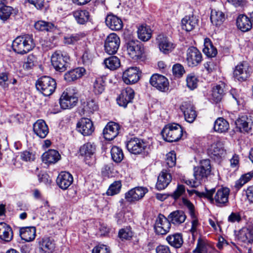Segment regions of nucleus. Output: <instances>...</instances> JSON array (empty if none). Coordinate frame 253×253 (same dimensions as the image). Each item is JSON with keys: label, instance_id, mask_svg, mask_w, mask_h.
<instances>
[{"label": "nucleus", "instance_id": "f257e3e1", "mask_svg": "<svg viewBox=\"0 0 253 253\" xmlns=\"http://www.w3.org/2000/svg\"><path fill=\"white\" fill-rule=\"evenodd\" d=\"M230 189L226 187L217 189L212 188L206 189L205 192L199 193V196L207 198L211 203L214 204L218 207L227 206L229 204V195Z\"/></svg>", "mask_w": 253, "mask_h": 253}, {"label": "nucleus", "instance_id": "f03ea898", "mask_svg": "<svg viewBox=\"0 0 253 253\" xmlns=\"http://www.w3.org/2000/svg\"><path fill=\"white\" fill-rule=\"evenodd\" d=\"M12 47L13 50L18 54L28 53L35 47L32 36L27 35L17 37L13 41Z\"/></svg>", "mask_w": 253, "mask_h": 253}, {"label": "nucleus", "instance_id": "7ed1b4c3", "mask_svg": "<svg viewBox=\"0 0 253 253\" xmlns=\"http://www.w3.org/2000/svg\"><path fill=\"white\" fill-rule=\"evenodd\" d=\"M164 140L169 142L178 141L183 134V129L177 124H169L165 126L161 132Z\"/></svg>", "mask_w": 253, "mask_h": 253}, {"label": "nucleus", "instance_id": "20e7f679", "mask_svg": "<svg viewBox=\"0 0 253 253\" xmlns=\"http://www.w3.org/2000/svg\"><path fill=\"white\" fill-rule=\"evenodd\" d=\"M36 85L37 89L43 95L49 96L54 92L56 83L50 77L43 76L37 81Z\"/></svg>", "mask_w": 253, "mask_h": 253}, {"label": "nucleus", "instance_id": "39448f33", "mask_svg": "<svg viewBox=\"0 0 253 253\" xmlns=\"http://www.w3.org/2000/svg\"><path fill=\"white\" fill-rule=\"evenodd\" d=\"M252 72V67L247 62L243 61L235 66L233 77L235 81L245 82L250 77Z\"/></svg>", "mask_w": 253, "mask_h": 253}, {"label": "nucleus", "instance_id": "423d86ee", "mask_svg": "<svg viewBox=\"0 0 253 253\" xmlns=\"http://www.w3.org/2000/svg\"><path fill=\"white\" fill-rule=\"evenodd\" d=\"M70 58L66 54L60 51H55L51 58V64L54 69L59 72L65 71L68 67Z\"/></svg>", "mask_w": 253, "mask_h": 253}, {"label": "nucleus", "instance_id": "0eeeda50", "mask_svg": "<svg viewBox=\"0 0 253 253\" xmlns=\"http://www.w3.org/2000/svg\"><path fill=\"white\" fill-rule=\"evenodd\" d=\"M119 37L114 33L110 34L106 38L104 43V49L109 54L116 53L120 45Z\"/></svg>", "mask_w": 253, "mask_h": 253}, {"label": "nucleus", "instance_id": "6e6552de", "mask_svg": "<svg viewBox=\"0 0 253 253\" xmlns=\"http://www.w3.org/2000/svg\"><path fill=\"white\" fill-rule=\"evenodd\" d=\"M126 48L128 55L133 59L141 57L144 48L141 44L137 40H130L126 43Z\"/></svg>", "mask_w": 253, "mask_h": 253}, {"label": "nucleus", "instance_id": "1a4fd4ad", "mask_svg": "<svg viewBox=\"0 0 253 253\" xmlns=\"http://www.w3.org/2000/svg\"><path fill=\"white\" fill-rule=\"evenodd\" d=\"M127 150L132 154L138 155L142 153L146 147L143 140L137 137H132L126 142Z\"/></svg>", "mask_w": 253, "mask_h": 253}, {"label": "nucleus", "instance_id": "9d476101", "mask_svg": "<svg viewBox=\"0 0 253 253\" xmlns=\"http://www.w3.org/2000/svg\"><path fill=\"white\" fill-rule=\"evenodd\" d=\"M211 172V164L209 160H203L199 167L194 169V176L196 180L200 182L204 177H207Z\"/></svg>", "mask_w": 253, "mask_h": 253}, {"label": "nucleus", "instance_id": "9b49d317", "mask_svg": "<svg viewBox=\"0 0 253 253\" xmlns=\"http://www.w3.org/2000/svg\"><path fill=\"white\" fill-rule=\"evenodd\" d=\"M95 151V146L90 142L85 143L80 149V155L84 157L85 163L88 165H92L94 162Z\"/></svg>", "mask_w": 253, "mask_h": 253}, {"label": "nucleus", "instance_id": "f8f14e48", "mask_svg": "<svg viewBox=\"0 0 253 253\" xmlns=\"http://www.w3.org/2000/svg\"><path fill=\"white\" fill-rule=\"evenodd\" d=\"M140 74L141 72L138 68H128L123 72V81L127 84H134L139 80Z\"/></svg>", "mask_w": 253, "mask_h": 253}, {"label": "nucleus", "instance_id": "ddd939ff", "mask_svg": "<svg viewBox=\"0 0 253 253\" xmlns=\"http://www.w3.org/2000/svg\"><path fill=\"white\" fill-rule=\"evenodd\" d=\"M171 227L169 218L163 214H159L156 219L154 229L156 233L159 235H165L169 232Z\"/></svg>", "mask_w": 253, "mask_h": 253}, {"label": "nucleus", "instance_id": "4468645a", "mask_svg": "<svg viewBox=\"0 0 253 253\" xmlns=\"http://www.w3.org/2000/svg\"><path fill=\"white\" fill-rule=\"evenodd\" d=\"M202 54L195 47L191 46L186 52V60L189 67L197 66L202 61Z\"/></svg>", "mask_w": 253, "mask_h": 253}, {"label": "nucleus", "instance_id": "2eb2a0df", "mask_svg": "<svg viewBox=\"0 0 253 253\" xmlns=\"http://www.w3.org/2000/svg\"><path fill=\"white\" fill-rule=\"evenodd\" d=\"M150 83L153 86L161 91L165 92L169 89V81L163 75H153L150 79Z\"/></svg>", "mask_w": 253, "mask_h": 253}, {"label": "nucleus", "instance_id": "dca6fc26", "mask_svg": "<svg viewBox=\"0 0 253 253\" xmlns=\"http://www.w3.org/2000/svg\"><path fill=\"white\" fill-rule=\"evenodd\" d=\"M148 192L146 188L137 187L131 189L125 194V199L129 203H133L141 199Z\"/></svg>", "mask_w": 253, "mask_h": 253}, {"label": "nucleus", "instance_id": "f3484780", "mask_svg": "<svg viewBox=\"0 0 253 253\" xmlns=\"http://www.w3.org/2000/svg\"><path fill=\"white\" fill-rule=\"evenodd\" d=\"M78 98L75 94H72L70 90L66 89L64 91L60 99L61 107L63 109H70L77 103Z\"/></svg>", "mask_w": 253, "mask_h": 253}, {"label": "nucleus", "instance_id": "a211bd4d", "mask_svg": "<svg viewBox=\"0 0 253 253\" xmlns=\"http://www.w3.org/2000/svg\"><path fill=\"white\" fill-rule=\"evenodd\" d=\"M224 153V142L221 139L213 143L208 149L209 156L214 159L221 158Z\"/></svg>", "mask_w": 253, "mask_h": 253}, {"label": "nucleus", "instance_id": "6ab92c4d", "mask_svg": "<svg viewBox=\"0 0 253 253\" xmlns=\"http://www.w3.org/2000/svg\"><path fill=\"white\" fill-rule=\"evenodd\" d=\"M134 96V90L130 87H127L122 91L117 99V103L120 106L126 108L127 105L131 102Z\"/></svg>", "mask_w": 253, "mask_h": 253}, {"label": "nucleus", "instance_id": "aec40b11", "mask_svg": "<svg viewBox=\"0 0 253 253\" xmlns=\"http://www.w3.org/2000/svg\"><path fill=\"white\" fill-rule=\"evenodd\" d=\"M235 125L240 132H249L253 126V121L251 116L244 115L235 121Z\"/></svg>", "mask_w": 253, "mask_h": 253}, {"label": "nucleus", "instance_id": "412c9836", "mask_svg": "<svg viewBox=\"0 0 253 253\" xmlns=\"http://www.w3.org/2000/svg\"><path fill=\"white\" fill-rule=\"evenodd\" d=\"M78 130L84 136L89 135L94 131V126L92 121L88 118H82L78 123Z\"/></svg>", "mask_w": 253, "mask_h": 253}, {"label": "nucleus", "instance_id": "4be33fe9", "mask_svg": "<svg viewBox=\"0 0 253 253\" xmlns=\"http://www.w3.org/2000/svg\"><path fill=\"white\" fill-rule=\"evenodd\" d=\"M156 41L160 50L165 54L169 53L174 48L173 44L164 35H158Z\"/></svg>", "mask_w": 253, "mask_h": 253}, {"label": "nucleus", "instance_id": "5701e85b", "mask_svg": "<svg viewBox=\"0 0 253 253\" xmlns=\"http://www.w3.org/2000/svg\"><path fill=\"white\" fill-rule=\"evenodd\" d=\"M120 126L115 123L110 122L103 129L104 137L108 140H112L119 133Z\"/></svg>", "mask_w": 253, "mask_h": 253}, {"label": "nucleus", "instance_id": "b1692460", "mask_svg": "<svg viewBox=\"0 0 253 253\" xmlns=\"http://www.w3.org/2000/svg\"><path fill=\"white\" fill-rule=\"evenodd\" d=\"M185 120L190 123H193L196 119L197 114L193 106L189 102H184L180 107Z\"/></svg>", "mask_w": 253, "mask_h": 253}, {"label": "nucleus", "instance_id": "393cba45", "mask_svg": "<svg viewBox=\"0 0 253 253\" xmlns=\"http://www.w3.org/2000/svg\"><path fill=\"white\" fill-rule=\"evenodd\" d=\"M238 238L242 242L251 244L253 242V226L248 225L243 227L239 232Z\"/></svg>", "mask_w": 253, "mask_h": 253}, {"label": "nucleus", "instance_id": "a878e982", "mask_svg": "<svg viewBox=\"0 0 253 253\" xmlns=\"http://www.w3.org/2000/svg\"><path fill=\"white\" fill-rule=\"evenodd\" d=\"M34 133L41 138H44L49 132L47 125L42 120H38L33 125Z\"/></svg>", "mask_w": 253, "mask_h": 253}, {"label": "nucleus", "instance_id": "bb28decb", "mask_svg": "<svg viewBox=\"0 0 253 253\" xmlns=\"http://www.w3.org/2000/svg\"><path fill=\"white\" fill-rule=\"evenodd\" d=\"M73 178L69 172L62 171L58 176L56 182L59 187L63 189H67L72 183Z\"/></svg>", "mask_w": 253, "mask_h": 253}, {"label": "nucleus", "instance_id": "cd10ccee", "mask_svg": "<svg viewBox=\"0 0 253 253\" xmlns=\"http://www.w3.org/2000/svg\"><path fill=\"white\" fill-rule=\"evenodd\" d=\"M172 179L171 174L167 170H163L160 173L156 183V188L159 190L165 189L170 183Z\"/></svg>", "mask_w": 253, "mask_h": 253}, {"label": "nucleus", "instance_id": "c85d7f7f", "mask_svg": "<svg viewBox=\"0 0 253 253\" xmlns=\"http://www.w3.org/2000/svg\"><path fill=\"white\" fill-rule=\"evenodd\" d=\"M105 23L107 27L114 31L120 30L123 26L122 20L113 14H109L107 16L105 19Z\"/></svg>", "mask_w": 253, "mask_h": 253}, {"label": "nucleus", "instance_id": "c756f323", "mask_svg": "<svg viewBox=\"0 0 253 253\" xmlns=\"http://www.w3.org/2000/svg\"><path fill=\"white\" fill-rule=\"evenodd\" d=\"M19 234L22 240L26 242H31L36 237V228L34 226L21 227L19 230Z\"/></svg>", "mask_w": 253, "mask_h": 253}, {"label": "nucleus", "instance_id": "7c9ffc66", "mask_svg": "<svg viewBox=\"0 0 253 253\" xmlns=\"http://www.w3.org/2000/svg\"><path fill=\"white\" fill-rule=\"evenodd\" d=\"M198 20L193 15L185 16L181 20L182 29L187 32L193 30L198 24Z\"/></svg>", "mask_w": 253, "mask_h": 253}, {"label": "nucleus", "instance_id": "2f4dec72", "mask_svg": "<svg viewBox=\"0 0 253 253\" xmlns=\"http://www.w3.org/2000/svg\"><path fill=\"white\" fill-rule=\"evenodd\" d=\"M61 158L60 155L55 150L50 149L44 153L42 155L43 162L46 164H55Z\"/></svg>", "mask_w": 253, "mask_h": 253}, {"label": "nucleus", "instance_id": "473e14b6", "mask_svg": "<svg viewBox=\"0 0 253 253\" xmlns=\"http://www.w3.org/2000/svg\"><path fill=\"white\" fill-rule=\"evenodd\" d=\"M237 26L243 32H247L252 27V23L250 18L245 15H240L236 20Z\"/></svg>", "mask_w": 253, "mask_h": 253}, {"label": "nucleus", "instance_id": "72a5a7b5", "mask_svg": "<svg viewBox=\"0 0 253 253\" xmlns=\"http://www.w3.org/2000/svg\"><path fill=\"white\" fill-rule=\"evenodd\" d=\"M13 238V232L9 225L4 222L0 223V239L7 242Z\"/></svg>", "mask_w": 253, "mask_h": 253}, {"label": "nucleus", "instance_id": "f704fd0d", "mask_svg": "<svg viewBox=\"0 0 253 253\" xmlns=\"http://www.w3.org/2000/svg\"><path fill=\"white\" fill-rule=\"evenodd\" d=\"M85 70L82 67H79L72 70L64 75V79L68 82L74 81L81 78L85 73Z\"/></svg>", "mask_w": 253, "mask_h": 253}, {"label": "nucleus", "instance_id": "c9c22d12", "mask_svg": "<svg viewBox=\"0 0 253 253\" xmlns=\"http://www.w3.org/2000/svg\"><path fill=\"white\" fill-rule=\"evenodd\" d=\"M186 218V216L184 212L182 211H175L171 212L168 216V218L170 223L179 225L183 223Z\"/></svg>", "mask_w": 253, "mask_h": 253}, {"label": "nucleus", "instance_id": "e433bc0d", "mask_svg": "<svg viewBox=\"0 0 253 253\" xmlns=\"http://www.w3.org/2000/svg\"><path fill=\"white\" fill-rule=\"evenodd\" d=\"M41 249L45 253H52L55 248L54 241L49 237H44L40 242Z\"/></svg>", "mask_w": 253, "mask_h": 253}, {"label": "nucleus", "instance_id": "4c0bfd02", "mask_svg": "<svg viewBox=\"0 0 253 253\" xmlns=\"http://www.w3.org/2000/svg\"><path fill=\"white\" fill-rule=\"evenodd\" d=\"M166 240L172 247L179 248L183 243L182 235L181 233H175L168 236Z\"/></svg>", "mask_w": 253, "mask_h": 253}, {"label": "nucleus", "instance_id": "58836bf2", "mask_svg": "<svg viewBox=\"0 0 253 253\" xmlns=\"http://www.w3.org/2000/svg\"><path fill=\"white\" fill-rule=\"evenodd\" d=\"M73 16L80 24H84L90 19V13L86 10H77L73 12Z\"/></svg>", "mask_w": 253, "mask_h": 253}, {"label": "nucleus", "instance_id": "ea45409f", "mask_svg": "<svg viewBox=\"0 0 253 253\" xmlns=\"http://www.w3.org/2000/svg\"><path fill=\"white\" fill-rule=\"evenodd\" d=\"M204 53L209 57H213L217 53L216 48L214 47L211 41L209 38H206L204 41V47L203 49Z\"/></svg>", "mask_w": 253, "mask_h": 253}, {"label": "nucleus", "instance_id": "a19ab883", "mask_svg": "<svg viewBox=\"0 0 253 253\" xmlns=\"http://www.w3.org/2000/svg\"><path fill=\"white\" fill-rule=\"evenodd\" d=\"M137 34L138 37L140 40L146 42L151 38L152 31L148 26L142 25L138 28Z\"/></svg>", "mask_w": 253, "mask_h": 253}, {"label": "nucleus", "instance_id": "79ce46f5", "mask_svg": "<svg viewBox=\"0 0 253 253\" xmlns=\"http://www.w3.org/2000/svg\"><path fill=\"white\" fill-rule=\"evenodd\" d=\"M211 21L212 24L219 26L223 22L225 19L224 14L221 11L212 9L211 11Z\"/></svg>", "mask_w": 253, "mask_h": 253}, {"label": "nucleus", "instance_id": "37998d69", "mask_svg": "<svg viewBox=\"0 0 253 253\" xmlns=\"http://www.w3.org/2000/svg\"><path fill=\"white\" fill-rule=\"evenodd\" d=\"M229 128V123L223 118H218L214 122V130L216 132H225L228 130Z\"/></svg>", "mask_w": 253, "mask_h": 253}, {"label": "nucleus", "instance_id": "c03bdc74", "mask_svg": "<svg viewBox=\"0 0 253 253\" xmlns=\"http://www.w3.org/2000/svg\"><path fill=\"white\" fill-rule=\"evenodd\" d=\"M98 110V105L94 100L91 99L84 102L83 104V110L84 114L89 116Z\"/></svg>", "mask_w": 253, "mask_h": 253}, {"label": "nucleus", "instance_id": "a18cd8bd", "mask_svg": "<svg viewBox=\"0 0 253 253\" xmlns=\"http://www.w3.org/2000/svg\"><path fill=\"white\" fill-rule=\"evenodd\" d=\"M104 63L106 68L111 70H115L118 69L121 65L119 58L115 56H110L104 61Z\"/></svg>", "mask_w": 253, "mask_h": 253}, {"label": "nucleus", "instance_id": "49530a36", "mask_svg": "<svg viewBox=\"0 0 253 253\" xmlns=\"http://www.w3.org/2000/svg\"><path fill=\"white\" fill-rule=\"evenodd\" d=\"M253 177V171H250L243 174L241 177L236 181L235 188L237 190L240 189L244 185L248 182Z\"/></svg>", "mask_w": 253, "mask_h": 253}, {"label": "nucleus", "instance_id": "de8ad7c7", "mask_svg": "<svg viewBox=\"0 0 253 253\" xmlns=\"http://www.w3.org/2000/svg\"><path fill=\"white\" fill-rule=\"evenodd\" d=\"M105 89V81L102 77L95 79L93 84V91L95 94H101Z\"/></svg>", "mask_w": 253, "mask_h": 253}, {"label": "nucleus", "instance_id": "09e8293b", "mask_svg": "<svg viewBox=\"0 0 253 253\" xmlns=\"http://www.w3.org/2000/svg\"><path fill=\"white\" fill-rule=\"evenodd\" d=\"M35 27L39 31H51L54 28L53 24L44 21H39L35 23Z\"/></svg>", "mask_w": 253, "mask_h": 253}, {"label": "nucleus", "instance_id": "8fccbe9b", "mask_svg": "<svg viewBox=\"0 0 253 253\" xmlns=\"http://www.w3.org/2000/svg\"><path fill=\"white\" fill-rule=\"evenodd\" d=\"M111 154L113 160L116 163L121 162L124 158V154L122 150L116 146L112 148Z\"/></svg>", "mask_w": 253, "mask_h": 253}, {"label": "nucleus", "instance_id": "3c124183", "mask_svg": "<svg viewBox=\"0 0 253 253\" xmlns=\"http://www.w3.org/2000/svg\"><path fill=\"white\" fill-rule=\"evenodd\" d=\"M187 86L191 90H194L198 86L199 79L198 77L194 74L190 73L186 77Z\"/></svg>", "mask_w": 253, "mask_h": 253}, {"label": "nucleus", "instance_id": "603ef678", "mask_svg": "<svg viewBox=\"0 0 253 253\" xmlns=\"http://www.w3.org/2000/svg\"><path fill=\"white\" fill-rule=\"evenodd\" d=\"M223 89L220 85L213 86L211 93L213 100L216 102L220 101L223 96Z\"/></svg>", "mask_w": 253, "mask_h": 253}, {"label": "nucleus", "instance_id": "864d4df0", "mask_svg": "<svg viewBox=\"0 0 253 253\" xmlns=\"http://www.w3.org/2000/svg\"><path fill=\"white\" fill-rule=\"evenodd\" d=\"M122 186L120 181L114 182L107 191L106 194L109 196H113L119 193Z\"/></svg>", "mask_w": 253, "mask_h": 253}, {"label": "nucleus", "instance_id": "5fc2aeb1", "mask_svg": "<svg viewBox=\"0 0 253 253\" xmlns=\"http://www.w3.org/2000/svg\"><path fill=\"white\" fill-rule=\"evenodd\" d=\"M196 253H207V244L201 238H199L196 248L193 251Z\"/></svg>", "mask_w": 253, "mask_h": 253}, {"label": "nucleus", "instance_id": "6e6d98bb", "mask_svg": "<svg viewBox=\"0 0 253 253\" xmlns=\"http://www.w3.org/2000/svg\"><path fill=\"white\" fill-rule=\"evenodd\" d=\"M36 61V58L34 55H29L24 62L23 68L27 70L32 69L34 67Z\"/></svg>", "mask_w": 253, "mask_h": 253}, {"label": "nucleus", "instance_id": "4d7b16f0", "mask_svg": "<svg viewBox=\"0 0 253 253\" xmlns=\"http://www.w3.org/2000/svg\"><path fill=\"white\" fill-rule=\"evenodd\" d=\"M20 158L25 162L34 161L36 159V154L30 151H24L21 152Z\"/></svg>", "mask_w": 253, "mask_h": 253}, {"label": "nucleus", "instance_id": "13d9d810", "mask_svg": "<svg viewBox=\"0 0 253 253\" xmlns=\"http://www.w3.org/2000/svg\"><path fill=\"white\" fill-rule=\"evenodd\" d=\"M13 8L12 7L5 5L0 9V18L3 21H6L10 16Z\"/></svg>", "mask_w": 253, "mask_h": 253}, {"label": "nucleus", "instance_id": "bf43d9fd", "mask_svg": "<svg viewBox=\"0 0 253 253\" xmlns=\"http://www.w3.org/2000/svg\"><path fill=\"white\" fill-rule=\"evenodd\" d=\"M118 236L122 240H128L132 238V233L129 228H123L119 231Z\"/></svg>", "mask_w": 253, "mask_h": 253}, {"label": "nucleus", "instance_id": "052dcab7", "mask_svg": "<svg viewBox=\"0 0 253 253\" xmlns=\"http://www.w3.org/2000/svg\"><path fill=\"white\" fill-rule=\"evenodd\" d=\"M166 163L168 167L172 168L176 164V154L174 151H171L167 154Z\"/></svg>", "mask_w": 253, "mask_h": 253}, {"label": "nucleus", "instance_id": "680f3d73", "mask_svg": "<svg viewBox=\"0 0 253 253\" xmlns=\"http://www.w3.org/2000/svg\"><path fill=\"white\" fill-rule=\"evenodd\" d=\"M172 72L173 75L177 77L180 78L185 73L184 67L180 64H176L173 66Z\"/></svg>", "mask_w": 253, "mask_h": 253}, {"label": "nucleus", "instance_id": "e2e57ef3", "mask_svg": "<svg viewBox=\"0 0 253 253\" xmlns=\"http://www.w3.org/2000/svg\"><path fill=\"white\" fill-rule=\"evenodd\" d=\"M182 202L183 204L188 209L189 213L191 217H195V208L193 204L188 199L182 198Z\"/></svg>", "mask_w": 253, "mask_h": 253}, {"label": "nucleus", "instance_id": "0e129e2a", "mask_svg": "<svg viewBox=\"0 0 253 253\" xmlns=\"http://www.w3.org/2000/svg\"><path fill=\"white\" fill-rule=\"evenodd\" d=\"M185 192V186L183 185H178L175 190L170 195L174 200H177Z\"/></svg>", "mask_w": 253, "mask_h": 253}, {"label": "nucleus", "instance_id": "69168bd1", "mask_svg": "<svg viewBox=\"0 0 253 253\" xmlns=\"http://www.w3.org/2000/svg\"><path fill=\"white\" fill-rule=\"evenodd\" d=\"M9 75L6 72L0 73V85L3 88H7L8 86Z\"/></svg>", "mask_w": 253, "mask_h": 253}, {"label": "nucleus", "instance_id": "338daca9", "mask_svg": "<svg viewBox=\"0 0 253 253\" xmlns=\"http://www.w3.org/2000/svg\"><path fill=\"white\" fill-rule=\"evenodd\" d=\"M92 253H110V251L106 245H99L92 250Z\"/></svg>", "mask_w": 253, "mask_h": 253}, {"label": "nucleus", "instance_id": "774afa93", "mask_svg": "<svg viewBox=\"0 0 253 253\" xmlns=\"http://www.w3.org/2000/svg\"><path fill=\"white\" fill-rule=\"evenodd\" d=\"M79 40V37L77 35H72L64 38V42L67 44H73Z\"/></svg>", "mask_w": 253, "mask_h": 253}]
</instances>
